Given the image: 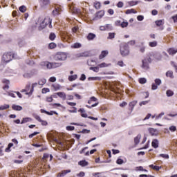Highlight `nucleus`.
Returning <instances> with one entry per match:
<instances>
[{"instance_id":"nucleus-1","label":"nucleus","mask_w":177,"mask_h":177,"mask_svg":"<svg viewBox=\"0 0 177 177\" xmlns=\"http://www.w3.org/2000/svg\"><path fill=\"white\" fill-rule=\"evenodd\" d=\"M40 66L42 68L46 67L47 69L51 70L57 68H60L63 66L62 62H49L48 61H44L40 62Z\"/></svg>"},{"instance_id":"nucleus-2","label":"nucleus","mask_w":177,"mask_h":177,"mask_svg":"<svg viewBox=\"0 0 177 177\" xmlns=\"http://www.w3.org/2000/svg\"><path fill=\"white\" fill-rule=\"evenodd\" d=\"M46 26L49 28H53V25H51V19L49 17L44 18V21L40 23V26H39V30H44Z\"/></svg>"},{"instance_id":"nucleus-3","label":"nucleus","mask_w":177,"mask_h":177,"mask_svg":"<svg viewBox=\"0 0 177 177\" xmlns=\"http://www.w3.org/2000/svg\"><path fill=\"white\" fill-rule=\"evenodd\" d=\"M151 59L150 57H147V58H144L143 60H142V65H140V68L143 69L144 71H147V70L150 69V64H151Z\"/></svg>"},{"instance_id":"nucleus-4","label":"nucleus","mask_w":177,"mask_h":177,"mask_svg":"<svg viewBox=\"0 0 177 177\" xmlns=\"http://www.w3.org/2000/svg\"><path fill=\"white\" fill-rule=\"evenodd\" d=\"M120 54L122 57L127 56L129 54L127 44H122V45H120Z\"/></svg>"},{"instance_id":"nucleus-5","label":"nucleus","mask_w":177,"mask_h":177,"mask_svg":"<svg viewBox=\"0 0 177 177\" xmlns=\"http://www.w3.org/2000/svg\"><path fill=\"white\" fill-rule=\"evenodd\" d=\"M14 58V54L12 53H3V57L1 58V60L3 62H6L8 63L10 61H12Z\"/></svg>"},{"instance_id":"nucleus-6","label":"nucleus","mask_w":177,"mask_h":177,"mask_svg":"<svg viewBox=\"0 0 177 177\" xmlns=\"http://www.w3.org/2000/svg\"><path fill=\"white\" fill-rule=\"evenodd\" d=\"M67 59V55L65 53H58L55 56V60L64 62Z\"/></svg>"},{"instance_id":"nucleus-7","label":"nucleus","mask_w":177,"mask_h":177,"mask_svg":"<svg viewBox=\"0 0 177 177\" xmlns=\"http://www.w3.org/2000/svg\"><path fill=\"white\" fill-rule=\"evenodd\" d=\"M111 30H113V26H111V24L100 26V31H111Z\"/></svg>"},{"instance_id":"nucleus-8","label":"nucleus","mask_w":177,"mask_h":177,"mask_svg":"<svg viewBox=\"0 0 177 177\" xmlns=\"http://www.w3.org/2000/svg\"><path fill=\"white\" fill-rule=\"evenodd\" d=\"M35 119L37 120V122H40L41 125H42V126H47V124H48L47 121H44L43 120H41L40 116H39L37 115H35Z\"/></svg>"},{"instance_id":"nucleus-9","label":"nucleus","mask_w":177,"mask_h":177,"mask_svg":"<svg viewBox=\"0 0 177 177\" xmlns=\"http://www.w3.org/2000/svg\"><path fill=\"white\" fill-rule=\"evenodd\" d=\"M149 132L151 136H158V135L159 134V131L157 129L153 128H149Z\"/></svg>"},{"instance_id":"nucleus-10","label":"nucleus","mask_w":177,"mask_h":177,"mask_svg":"<svg viewBox=\"0 0 177 177\" xmlns=\"http://www.w3.org/2000/svg\"><path fill=\"white\" fill-rule=\"evenodd\" d=\"M115 26H122V28L128 26V22H124V21L122 22L121 21H119V20L115 21Z\"/></svg>"},{"instance_id":"nucleus-11","label":"nucleus","mask_w":177,"mask_h":177,"mask_svg":"<svg viewBox=\"0 0 177 177\" xmlns=\"http://www.w3.org/2000/svg\"><path fill=\"white\" fill-rule=\"evenodd\" d=\"M104 16V10H100L97 13H95V17L94 18L95 20H97L99 19L102 18V17Z\"/></svg>"},{"instance_id":"nucleus-12","label":"nucleus","mask_w":177,"mask_h":177,"mask_svg":"<svg viewBox=\"0 0 177 177\" xmlns=\"http://www.w3.org/2000/svg\"><path fill=\"white\" fill-rule=\"evenodd\" d=\"M37 86H38V83H33V84H32V86H30L31 91H30V93H26L25 95H28V96H31L32 94L34 92L35 87H37Z\"/></svg>"},{"instance_id":"nucleus-13","label":"nucleus","mask_w":177,"mask_h":177,"mask_svg":"<svg viewBox=\"0 0 177 177\" xmlns=\"http://www.w3.org/2000/svg\"><path fill=\"white\" fill-rule=\"evenodd\" d=\"M109 53V52L108 51V50H102L101 52V54H100V55H99V59H102L103 58H105L108 55Z\"/></svg>"},{"instance_id":"nucleus-14","label":"nucleus","mask_w":177,"mask_h":177,"mask_svg":"<svg viewBox=\"0 0 177 177\" xmlns=\"http://www.w3.org/2000/svg\"><path fill=\"white\" fill-rule=\"evenodd\" d=\"M40 111H41V113H46L48 115H53V114L58 115V113L56 111H51L48 112V111H47L46 110L41 109Z\"/></svg>"},{"instance_id":"nucleus-15","label":"nucleus","mask_w":177,"mask_h":177,"mask_svg":"<svg viewBox=\"0 0 177 177\" xmlns=\"http://www.w3.org/2000/svg\"><path fill=\"white\" fill-rule=\"evenodd\" d=\"M3 83L6 84V85L3 86V89L5 91L8 90L10 88V86H8L10 84V80H3Z\"/></svg>"},{"instance_id":"nucleus-16","label":"nucleus","mask_w":177,"mask_h":177,"mask_svg":"<svg viewBox=\"0 0 177 177\" xmlns=\"http://www.w3.org/2000/svg\"><path fill=\"white\" fill-rule=\"evenodd\" d=\"M78 112L81 113V117L86 118H88V114L85 113V109H78Z\"/></svg>"},{"instance_id":"nucleus-17","label":"nucleus","mask_w":177,"mask_h":177,"mask_svg":"<svg viewBox=\"0 0 177 177\" xmlns=\"http://www.w3.org/2000/svg\"><path fill=\"white\" fill-rule=\"evenodd\" d=\"M12 110H14L15 111H21L23 110L22 106H18V105H15V104H12Z\"/></svg>"},{"instance_id":"nucleus-18","label":"nucleus","mask_w":177,"mask_h":177,"mask_svg":"<svg viewBox=\"0 0 177 177\" xmlns=\"http://www.w3.org/2000/svg\"><path fill=\"white\" fill-rule=\"evenodd\" d=\"M97 99L93 96V97H91L90 99L88 100V101H87V104H93L94 102H97Z\"/></svg>"},{"instance_id":"nucleus-19","label":"nucleus","mask_w":177,"mask_h":177,"mask_svg":"<svg viewBox=\"0 0 177 177\" xmlns=\"http://www.w3.org/2000/svg\"><path fill=\"white\" fill-rule=\"evenodd\" d=\"M152 147L154 149L159 147V141L158 140H152Z\"/></svg>"},{"instance_id":"nucleus-20","label":"nucleus","mask_w":177,"mask_h":177,"mask_svg":"<svg viewBox=\"0 0 177 177\" xmlns=\"http://www.w3.org/2000/svg\"><path fill=\"white\" fill-rule=\"evenodd\" d=\"M57 95H58V97L62 98V100H66V95L65 93H64V92H58V93H57Z\"/></svg>"},{"instance_id":"nucleus-21","label":"nucleus","mask_w":177,"mask_h":177,"mask_svg":"<svg viewBox=\"0 0 177 177\" xmlns=\"http://www.w3.org/2000/svg\"><path fill=\"white\" fill-rule=\"evenodd\" d=\"M140 3V1H128V5L131 7H133V6L138 5Z\"/></svg>"},{"instance_id":"nucleus-22","label":"nucleus","mask_w":177,"mask_h":177,"mask_svg":"<svg viewBox=\"0 0 177 177\" xmlns=\"http://www.w3.org/2000/svg\"><path fill=\"white\" fill-rule=\"evenodd\" d=\"M167 52H168L169 55H174L176 53H177V49L176 50L175 48H169Z\"/></svg>"},{"instance_id":"nucleus-23","label":"nucleus","mask_w":177,"mask_h":177,"mask_svg":"<svg viewBox=\"0 0 177 177\" xmlns=\"http://www.w3.org/2000/svg\"><path fill=\"white\" fill-rule=\"evenodd\" d=\"M124 13H125L126 15H131V13H133V14H136V13H138V12H137V11H135L134 9H128V10H126V11L124 12Z\"/></svg>"},{"instance_id":"nucleus-24","label":"nucleus","mask_w":177,"mask_h":177,"mask_svg":"<svg viewBox=\"0 0 177 177\" xmlns=\"http://www.w3.org/2000/svg\"><path fill=\"white\" fill-rule=\"evenodd\" d=\"M101 79L100 77H90L87 80L88 81H101Z\"/></svg>"},{"instance_id":"nucleus-25","label":"nucleus","mask_w":177,"mask_h":177,"mask_svg":"<svg viewBox=\"0 0 177 177\" xmlns=\"http://www.w3.org/2000/svg\"><path fill=\"white\" fill-rule=\"evenodd\" d=\"M78 165H81V167H86L88 166V162L85 160H81L78 162Z\"/></svg>"},{"instance_id":"nucleus-26","label":"nucleus","mask_w":177,"mask_h":177,"mask_svg":"<svg viewBox=\"0 0 177 177\" xmlns=\"http://www.w3.org/2000/svg\"><path fill=\"white\" fill-rule=\"evenodd\" d=\"M110 66V64H106L103 62L102 64H100L99 65L97 66V67H99L100 68H107Z\"/></svg>"},{"instance_id":"nucleus-27","label":"nucleus","mask_w":177,"mask_h":177,"mask_svg":"<svg viewBox=\"0 0 177 177\" xmlns=\"http://www.w3.org/2000/svg\"><path fill=\"white\" fill-rule=\"evenodd\" d=\"M165 75L167 76V77H170V79H174V73L172 71H168V72L165 73Z\"/></svg>"},{"instance_id":"nucleus-28","label":"nucleus","mask_w":177,"mask_h":177,"mask_svg":"<svg viewBox=\"0 0 177 177\" xmlns=\"http://www.w3.org/2000/svg\"><path fill=\"white\" fill-rule=\"evenodd\" d=\"M41 6L44 7L49 4V0H41Z\"/></svg>"},{"instance_id":"nucleus-29","label":"nucleus","mask_w":177,"mask_h":177,"mask_svg":"<svg viewBox=\"0 0 177 177\" xmlns=\"http://www.w3.org/2000/svg\"><path fill=\"white\" fill-rule=\"evenodd\" d=\"M8 109H10V105L9 104H3L0 106V111H3V110H8Z\"/></svg>"},{"instance_id":"nucleus-30","label":"nucleus","mask_w":177,"mask_h":177,"mask_svg":"<svg viewBox=\"0 0 177 177\" xmlns=\"http://www.w3.org/2000/svg\"><path fill=\"white\" fill-rule=\"evenodd\" d=\"M77 75L68 76V81L69 82L75 81V80H77Z\"/></svg>"},{"instance_id":"nucleus-31","label":"nucleus","mask_w":177,"mask_h":177,"mask_svg":"<svg viewBox=\"0 0 177 177\" xmlns=\"http://www.w3.org/2000/svg\"><path fill=\"white\" fill-rule=\"evenodd\" d=\"M82 45L80 43H75L74 44H73L71 47L73 49H77L81 48Z\"/></svg>"},{"instance_id":"nucleus-32","label":"nucleus","mask_w":177,"mask_h":177,"mask_svg":"<svg viewBox=\"0 0 177 177\" xmlns=\"http://www.w3.org/2000/svg\"><path fill=\"white\" fill-rule=\"evenodd\" d=\"M138 104V101H133L129 103V107H131V111L134 109V106Z\"/></svg>"},{"instance_id":"nucleus-33","label":"nucleus","mask_w":177,"mask_h":177,"mask_svg":"<svg viewBox=\"0 0 177 177\" xmlns=\"http://www.w3.org/2000/svg\"><path fill=\"white\" fill-rule=\"evenodd\" d=\"M158 45V42L156 41H153L149 43V46L151 48H154Z\"/></svg>"},{"instance_id":"nucleus-34","label":"nucleus","mask_w":177,"mask_h":177,"mask_svg":"<svg viewBox=\"0 0 177 177\" xmlns=\"http://www.w3.org/2000/svg\"><path fill=\"white\" fill-rule=\"evenodd\" d=\"M31 121H32L31 118H23L22 122H21V124H24L25 123L30 122Z\"/></svg>"},{"instance_id":"nucleus-35","label":"nucleus","mask_w":177,"mask_h":177,"mask_svg":"<svg viewBox=\"0 0 177 177\" xmlns=\"http://www.w3.org/2000/svg\"><path fill=\"white\" fill-rule=\"evenodd\" d=\"M140 135L138 134V135H137V136L135 137V138H134L135 145H138V143L140 142Z\"/></svg>"},{"instance_id":"nucleus-36","label":"nucleus","mask_w":177,"mask_h":177,"mask_svg":"<svg viewBox=\"0 0 177 177\" xmlns=\"http://www.w3.org/2000/svg\"><path fill=\"white\" fill-rule=\"evenodd\" d=\"M149 168L153 169L156 171H159L161 169V167H158L156 165H149Z\"/></svg>"},{"instance_id":"nucleus-37","label":"nucleus","mask_w":177,"mask_h":177,"mask_svg":"<svg viewBox=\"0 0 177 177\" xmlns=\"http://www.w3.org/2000/svg\"><path fill=\"white\" fill-rule=\"evenodd\" d=\"M94 38H95V35L93 33H90L87 35V39L89 41L93 40Z\"/></svg>"},{"instance_id":"nucleus-38","label":"nucleus","mask_w":177,"mask_h":177,"mask_svg":"<svg viewBox=\"0 0 177 177\" xmlns=\"http://www.w3.org/2000/svg\"><path fill=\"white\" fill-rule=\"evenodd\" d=\"M13 143L8 144V147H7L6 149H5V152L10 153V148L13 147Z\"/></svg>"},{"instance_id":"nucleus-39","label":"nucleus","mask_w":177,"mask_h":177,"mask_svg":"<svg viewBox=\"0 0 177 177\" xmlns=\"http://www.w3.org/2000/svg\"><path fill=\"white\" fill-rule=\"evenodd\" d=\"M19 10L22 13H25L26 11V6H21V7L19 8Z\"/></svg>"},{"instance_id":"nucleus-40","label":"nucleus","mask_w":177,"mask_h":177,"mask_svg":"<svg viewBox=\"0 0 177 177\" xmlns=\"http://www.w3.org/2000/svg\"><path fill=\"white\" fill-rule=\"evenodd\" d=\"M165 94L167 95V97H172L174 96V91H172L171 90H168L167 91Z\"/></svg>"},{"instance_id":"nucleus-41","label":"nucleus","mask_w":177,"mask_h":177,"mask_svg":"<svg viewBox=\"0 0 177 177\" xmlns=\"http://www.w3.org/2000/svg\"><path fill=\"white\" fill-rule=\"evenodd\" d=\"M97 104H99V103L96 102L95 104H92V105H91V106L85 105V107H86L88 109H93L94 107H96L97 106Z\"/></svg>"},{"instance_id":"nucleus-42","label":"nucleus","mask_w":177,"mask_h":177,"mask_svg":"<svg viewBox=\"0 0 177 177\" xmlns=\"http://www.w3.org/2000/svg\"><path fill=\"white\" fill-rule=\"evenodd\" d=\"M47 82V80L46 79H41L40 80H39V85L40 86H43L44 85V84H46Z\"/></svg>"},{"instance_id":"nucleus-43","label":"nucleus","mask_w":177,"mask_h":177,"mask_svg":"<svg viewBox=\"0 0 177 177\" xmlns=\"http://www.w3.org/2000/svg\"><path fill=\"white\" fill-rule=\"evenodd\" d=\"M101 7V3L100 2H95L94 3V8L97 10H100Z\"/></svg>"},{"instance_id":"nucleus-44","label":"nucleus","mask_w":177,"mask_h":177,"mask_svg":"<svg viewBox=\"0 0 177 177\" xmlns=\"http://www.w3.org/2000/svg\"><path fill=\"white\" fill-rule=\"evenodd\" d=\"M53 89H55V91H59L60 90V88H61V86H60V85L59 84H53Z\"/></svg>"},{"instance_id":"nucleus-45","label":"nucleus","mask_w":177,"mask_h":177,"mask_svg":"<svg viewBox=\"0 0 177 177\" xmlns=\"http://www.w3.org/2000/svg\"><path fill=\"white\" fill-rule=\"evenodd\" d=\"M163 24H164V22H163L162 19H160V20L156 21V26H162Z\"/></svg>"},{"instance_id":"nucleus-46","label":"nucleus","mask_w":177,"mask_h":177,"mask_svg":"<svg viewBox=\"0 0 177 177\" xmlns=\"http://www.w3.org/2000/svg\"><path fill=\"white\" fill-rule=\"evenodd\" d=\"M164 115H165V112H161V113H160L159 115H156V120H160V119H161Z\"/></svg>"},{"instance_id":"nucleus-47","label":"nucleus","mask_w":177,"mask_h":177,"mask_svg":"<svg viewBox=\"0 0 177 177\" xmlns=\"http://www.w3.org/2000/svg\"><path fill=\"white\" fill-rule=\"evenodd\" d=\"M99 68H100L98 67V66L91 67V68H90V70H91V71H93V72L97 73V72H99Z\"/></svg>"},{"instance_id":"nucleus-48","label":"nucleus","mask_w":177,"mask_h":177,"mask_svg":"<svg viewBox=\"0 0 177 177\" xmlns=\"http://www.w3.org/2000/svg\"><path fill=\"white\" fill-rule=\"evenodd\" d=\"M149 102H150V100L142 101L140 102V106H145V105L148 104Z\"/></svg>"},{"instance_id":"nucleus-49","label":"nucleus","mask_w":177,"mask_h":177,"mask_svg":"<svg viewBox=\"0 0 177 177\" xmlns=\"http://www.w3.org/2000/svg\"><path fill=\"white\" fill-rule=\"evenodd\" d=\"M117 65L122 68L125 66V64H124L122 61H118V62H117Z\"/></svg>"},{"instance_id":"nucleus-50","label":"nucleus","mask_w":177,"mask_h":177,"mask_svg":"<svg viewBox=\"0 0 177 177\" xmlns=\"http://www.w3.org/2000/svg\"><path fill=\"white\" fill-rule=\"evenodd\" d=\"M59 12L60 10L58 8H56V9H55V10L53 11V15H59Z\"/></svg>"},{"instance_id":"nucleus-51","label":"nucleus","mask_w":177,"mask_h":177,"mask_svg":"<svg viewBox=\"0 0 177 177\" xmlns=\"http://www.w3.org/2000/svg\"><path fill=\"white\" fill-rule=\"evenodd\" d=\"M66 129L67 131H74V129H75V127H74V126H67L66 127Z\"/></svg>"},{"instance_id":"nucleus-52","label":"nucleus","mask_w":177,"mask_h":177,"mask_svg":"<svg viewBox=\"0 0 177 177\" xmlns=\"http://www.w3.org/2000/svg\"><path fill=\"white\" fill-rule=\"evenodd\" d=\"M38 134H39V132L35 131V133L28 135V138H32L33 137H35V136H37Z\"/></svg>"},{"instance_id":"nucleus-53","label":"nucleus","mask_w":177,"mask_h":177,"mask_svg":"<svg viewBox=\"0 0 177 177\" xmlns=\"http://www.w3.org/2000/svg\"><path fill=\"white\" fill-rule=\"evenodd\" d=\"M55 38H56V35H55L54 33L50 34V36H49L50 40L53 41Z\"/></svg>"},{"instance_id":"nucleus-54","label":"nucleus","mask_w":177,"mask_h":177,"mask_svg":"<svg viewBox=\"0 0 177 177\" xmlns=\"http://www.w3.org/2000/svg\"><path fill=\"white\" fill-rule=\"evenodd\" d=\"M176 126H170V127H169V131H171V132H175L176 130Z\"/></svg>"},{"instance_id":"nucleus-55","label":"nucleus","mask_w":177,"mask_h":177,"mask_svg":"<svg viewBox=\"0 0 177 177\" xmlns=\"http://www.w3.org/2000/svg\"><path fill=\"white\" fill-rule=\"evenodd\" d=\"M71 173V170H64L62 173H59V174L65 176L66 174Z\"/></svg>"},{"instance_id":"nucleus-56","label":"nucleus","mask_w":177,"mask_h":177,"mask_svg":"<svg viewBox=\"0 0 177 177\" xmlns=\"http://www.w3.org/2000/svg\"><path fill=\"white\" fill-rule=\"evenodd\" d=\"M57 46L56 44L55 43H50L49 44V48L50 49H53V48H55Z\"/></svg>"},{"instance_id":"nucleus-57","label":"nucleus","mask_w":177,"mask_h":177,"mask_svg":"<svg viewBox=\"0 0 177 177\" xmlns=\"http://www.w3.org/2000/svg\"><path fill=\"white\" fill-rule=\"evenodd\" d=\"M49 92H50L49 88H42V91H41L42 94H46L47 93H49Z\"/></svg>"},{"instance_id":"nucleus-58","label":"nucleus","mask_w":177,"mask_h":177,"mask_svg":"<svg viewBox=\"0 0 177 177\" xmlns=\"http://www.w3.org/2000/svg\"><path fill=\"white\" fill-rule=\"evenodd\" d=\"M139 82H140V84H145V83H147V79H145V78H140L139 80Z\"/></svg>"},{"instance_id":"nucleus-59","label":"nucleus","mask_w":177,"mask_h":177,"mask_svg":"<svg viewBox=\"0 0 177 177\" xmlns=\"http://www.w3.org/2000/svg\"><path fill=\"white\" fill-rule=\"evenodd\" d=\"M159 157H162L165 159H169V155L165 154V153H161L159 155Z\"/></svg>"},{"instance_id":"nucleus-60","label":"nucleus","mask_w":177,"mask_h":177,"mask_svg":"<svg viewBox=\"0 0 177 177\" xmlns=\"http://www.w3.org/2000/svg\"><path fill=\"white\" fill-rule=\"evenodd\" d=\"M154 82L156 83V84H154L158 85V86H160V85L161 84V80H160V79H156V80H154Z\"/></svg>"},{"instance_id":"nucleus-61","label":"nucleus","mask_w":177,"mask_h":177,"mask_svg":"<svg viewBox=\"0 0 177 177\" xmlns=\"http://www.w3.org/2000/svg\"><path fill=\"white\" fill-rule=\"evenodd\" d=\"M124 6V3H122V1H119L118 3H117V7H118L119 8H121Z\"/></svg>"},{"instance_id":"nucleus-62","label":"nucleus","mask_w":177,"mask_h":177,"mask_svg":"<svg viewBox=\"0 0 177 177\" xmlns=\"http://www.w3.org/2000/svg\"><path fill=\"white\" fill-rule=\"evenodd\" d=\"M115 38V33H109V36H108V39H113Z\"/></svg>"},{"instance_id":"nucleus-63","label":"nucleus","mask_w":177,"mask_h":177,"mask_svg":"<svg viewBox=\"0 0 177 177\" xmlns=\"http://www.w3.org/2000/svg\"><path fill=\"white\" fill-rule=\"evenodd\" d=\"M85 173L84 171L80 172V174H77V177H84Z\"/></svg>"},{"instance_id":"nucleus-64","label":"nucleus","mask_w":177,"mask_h":177,"mask_svg":"<svg viewBox=\"0 0 177 177\" xmlns=\"http://www.w3.org/2000/svg\"><path fill=\"white\" fill-rule=\"evenodd\" d=\"M171 19H172V20H174V23H176L177 22V15L172 16Z\"/></svg>"}]
</instances>
